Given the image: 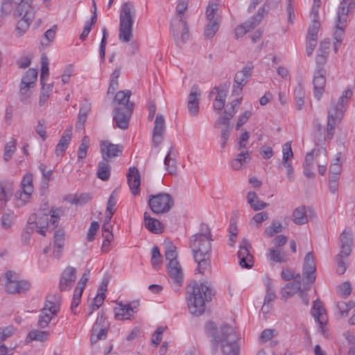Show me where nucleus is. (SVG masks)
I'll return each instance as SVG.
<instances>
[{"mask_svg": "<svg viewBox=\"0 0 355 355\" xmlns=\"http://www.w3.org/2000/svg\"><path fill=\"white\" fill-rule=\"evenodd\" d=\"M188 17V2L178 1L175 6V13L171 21V29L178 44H184L189 38Z\"/></svg>", "mask_w": 355, "mask_h": 355, "instance_id": "4", "label": "nucleus"}, {"mask_svg": "<svg viewBox=\"0 0 355 355\" xmlns=\"http://www.w3.org/2000/svg\"><path fill=\"white\" fill-rule=\"evenodd\" d=\"M268 218L269 215L267 211L257 213L251 218L250 225L251 226H255L257 229H259L261 226L262 223L267 220Z\"/></svg>", "mask_w": 355, "mask_h": 355, "instance_id": "50", "label": "nucleus"}, {"mask_svg": "<svg viewBox=\"0 0 355 355\" xmlns=\"http://www.w3.org/2000/svg\"><path fill=\"white\" fill-rule=\"evenodd\" d=\"M92 199V196L88 193L76 195L71 202L76 205H84Z\"/></svg>", "mask_w": 355, "mask_h": 355, "instance_id": "53", "label": "nucleus"}, {"mask_svg": "<svg viewBox=\"0 0 355 355\" xmlns=\"http://www.w3.org/2000/svg\"><path fill=\"white\" fill-rule=\"evenodd\" d=\"M89 146V137L85 136L82 139L81 144L78 150V159H84L87 155V151Z\"/></svg>", "mask_w": 355, "mask_h": 355, "instance_id": "55", "label": "nucleus"}, {"mask_svg": "<svg viewBox=\"0 0 355 355\" xmlns=\"http://www.w3.org/2000/svg\"><path fill=\"white\" fill-rule=\"evenodd\" d=\"M209 23L206 26L204 31V35L207 39L212 38L219 29L221 21H213L212 20H208Z\"/></svg>", "mask_w": 355, "mask_h": 355, "instance_id": "49", "label": "nucleus"}, {"mask_svg": "<svg viewBox=\"0 0 355 355\" xmlns=\"http://www.w3.org/2000/svg\"><path fill=\"white\" fill-rule=\"evenodd\" d=\"M135 9L130 2H125L121 8L119 40L128 43L133 38L132 26L135 17Z\"/></svg>", "mask_w": 355, "mask_h": 355, "instance_id": "6", "label": "nucleus"}, {"mask_svg": "<svg viewBox=\"0 0 355 355\" xmlns=\"http://www.w3.org/2000/svg\"><path fill=\"white\" fill-rule=\"evenodd\" d=\"M46 167L44 164L39 166V169L42 173V184L44 187H48L49 182L52 175V170H46Z\"/></svg>", "mask_w": 355, "mask_h": 355, "instance_id": "61", "label": "nucleus"}, {"mask_svg": "<svg viewBox=\"0 0 355 355\" xmlns=\"http://www.w3.org/2000/svg\"><path fill=\"white\" fill-rule=\"evenodd\" d=\"M207 333L211 337V354L217 353L218 345L223 355H239V336L233 326L223 324L218 330L214 322L207 323Z\"/></svg>", "mask_w": 355, "mask_h": 355, "instance_id": "1", "label": "nucleus"}, {"mask_svg": "<svg viewBox=\"0 0 355 355\" xmlns=\"http://www.w3.org/2000/svg\"><path fill=\"white\" fill-rule=\"evenodd\" d=\"M302 279L300 274H297L293 282H288L282 288L281 291L282 297L289 298L296 293L300 292Z\"/></svg>", "mask_w": 355, "mask_h": 355, "instance_id": "26", "label": "nucleus"}, {"mask_svg": "<svg viewBox=\"0 0 355 355\" xmlns=\"http://www.w3.org/2000/svg\"><path fill=\"white\" fill-rule=\"evenodd\" d=\"M107 329L105 325V318L103 315L98 316L94 323L91 335V343L94 344L99 340H105L107 337Z\"/></svg>", "mask_w": 355, "mask_h": 355, "instance_id": "21", "label": "nucleus"}, {"mask_svg": "<svg viewBox=\"0 0 355 355\" xmlns=\"http://www.w3.org/2000/svg\"><path fill=\"white\" fill-rule=\"evenodd\" d=\"M247 201L251 209L254 211H259L265 209L268 204L261 201L254 191H249L247 194Z\"/></svg>", "mask_w": 355, "mask_h": 355, "instance_id": "37", "label": "nucleus"}, {"mask_svg": "<svg viewBox=\"0 0 355 355\" xmlns=\"http://www.w3.org/2000/svg\"><path fill=\"white\" fill-rule=\"evenodd\" d=\"M60 302L61 297L60 295H49L46 297L37 322L39 328L44 329L49 325L52 318L59 312Z\"/></svg>", "mask_w": 355, "mask_h": 355, "instance_id": "8", "label": "nucleus"}, {"mask_svg": "<svg viewBox=\"0 0 355 355\" xmlns=\"http://www.w3.org/2000/svg\"><path fill=\"white\" fill-rule=\"evenodd\" d=\"M49 336V331H40L37 329L31 330L28 335V338L31 340L45 341Z\"/></svg>", "mask_w": 355, "mask_h": 355, "instance_id": "51", "label": "nucleus"}, {"mask_svg": "<svg viewBox=\"0 0 355 355\" xmlns=\"http://www.w3.org/2000/svg\"><path fill=\"white\" fill-rule=\"evenodd\" d=\"M127 180L132 195H138L141 180L139 171L136 167L132 166L129 168L128 173H127Z\"/></svg>", "mask_w": 355, "mask_h": 355, "instance_id": "25", "label": "nucleus"}, {"mask_svg": "<svg viewBox=\"0 0 355 355\" xmlns=\"http://www.w3.org/2000/svg\"><path fill=\"white\" fill-rule=\"evenodd\" d=\"M270 257L271 260L278 263H284L287 260L284 253H282L279 250L274 248L270 250Z\"/></svg>", "mask_w": 355, "mask_h": 355, "instance_id": "58", "label": "nucleus"}, {"mask_svg": "<svg viewBox=\"0 0 355 355\" xmlns=\"http://www.w3.org/2000/svg\"><path fill=\"white\" fill-rule=\"evenodd\" d=\"M151 263L154 268L157 269L162 263V255L157 246H154L151 251Z\"/></svg>", "mask_w": 355, "mask_h": 355, "instance_id": "54", "label": "nucleus"}, {"mask_svg": "<svg viewBox=\"0 0 355 355\" xmlns=\"http://www.w3.org/2000/svg\"><path fill=\"white\" fill-rule=\"evenodd\" d=\"M168 274L171 279L173 290L177 292L182 285L184 275L182 267L178 261H172L167 265Z\"/></svg>", "mask_w": 355, "mask_h": 355, "instance_id": "15", "label": "nucleus"}, {"mask_svg": "<svg viewBox=\"0 0 355 355\" xmlns=\"http://www.w3.org/2000/svg\"><path fill=\"white\" fill-rule=\"evenodd\" d=\"M148 202L152 211L156 214L166 213L173 206L172 197L166 193L150 195Z\"/></svg>", "mask_w": 355, "mask_h": 355, "instance_id": "10", "label": "nucleus"}, {"mask_svg": "<svg viewBox=\"0 0 355 355\" xmlns=\"http://www.w3.org/2000/svg\"><path fill=\"white\" fill-rule=\"evenodd\" d=\"M12 183L4 182L0 184V209H3L12 196Z\"/></svg>", "mask_w": 355, "mask_h": 355, "instance_id": "38", "label": "nucleus"}, {"mask_svg": "<svg viewBox=\"0 0 355 355\" xmlns=\"http://www.w3.org/2000/svg\"><path fill=\"white\" fill-rule=\"evenodd\" d=\"M76 279V269L71 266L67 267L62 272L59 288L60 291H69Z\"/></svg>", "mask_w": 355, "mask_h": 355, "instance_id": "22", "label": "nucleus"}, {"mask_svg": "<svg viewBox=\"0 0 355 355\" xmlns=\"http://www.w3.org/2000/svg\"><path fill=\"white\" fill-rule=\"evenodd\" d=\"M343 254H342V255L338 254L336 257V261L337 263L336 272L338 275L344 274L347 269L345 263L343 260Z\"/></svg>", "mask_w": 355, "mask_h": 355, "instance_id": "62", "label": "nucleus"}, {"mask_svg": "<svg viewBox=\"0 0 355 355\" xmlns=\"http://www.w3.org/2000/svg\"><path fill=\"white\" fill-rule=\"evenodd\" d=\"M313 84L314 96L320 100L324 93L326 85V70L324 67H317L314 71Z\"/></svg>", "mask_w": 355, "mask_h": 355, "instance_id": "18", "label": "nucleus"}, {"mask_svg": "<svg viewBox=\"0 0 355 355\" xmlns=\"http://www.w3.org/2000/svg\"><path fill=\"white\" fill-rule=\"evenodd\" d=\"M347 26V24H341L338 21H336L334 31V51L336 53L345 37V31Z\"/></svg>", "mask_w": 355, "mask_h": 355, "instance_id": "34", "label": "nucleus"}, {"mask_svg": "<svg viewBox=\"0 0 355 355\" xmlns=\"http://www.w3.org/2000/svg\"><path fill=\"white\" fill-rule=\"evenodd\" d=\"M33 176L31 174H26L21 183V189L17 191L15 196L17 199L21 200L24 203L31 198L33 191Z\"/></svg>", "mask_w": 355, "mask_h": 355, "instance_id": "19", "label": "nucleus"}, {"mask_svg": "<svg viewBox=\"0 0 355 355\" xmlns=\"http://www.w3.org/2000/svg\"><path fill=\"white\" fill-rule=\"evenodd\" d=\"M314 150L306 153L303 164L304 173L309 178H313L314 173L312 171V166L314 161Z\"/></svg>", "mask_w": 355, "mask_h": 355, "instance_id": "43", "label": "nucleus"}, {"mask_svg": "<svg viewBox=\"0 0 355 355\" xmlns=\"http://www.w3.org/2000/svg\"><path fill=\"white\" fill-rule=\"evenodd\" d=\"M115 318L117 320L130 319L133 315V307L132 304H123L118 303V306L114 309Z\"/></svg>", "mask_w": 355, "mask_h": 355, "instance_id": "35", "label": "nucleus"}, {"mask_svg": "<svg viewBox=\"0 0 355 355\" xmlns=\"http://www.w3.org/2000/svg\"><path fill=\"white\" fill-rule=\"evenodd\" d=\"M308 212H311L309 207L300 206L296 207L292 213V220L297 225H302L308 223L310 216Z\"/></svg>", "mask_w": 355, "mask_h": 355, "instance_id": "28", "label": "nucleus"}, {"mask_svg": "<svg viewBox=\"0 0 355 355\" xmlns=\"http://www.w3.org/2000/svg\"><path fill=\"white\" fill-rule=\"evenodd\" d=\"M26 17H21L17 23L15 33L18 37L21 36L28 29L33 18L31 12L26 13Z\"/></svg>", "mask_w": 355, "mask_h": 355, "instance_id": "40", "label": "nucleus"}, {"mask_svg": "<svg viewBox=\"0 0 355 355\" xmlns=\"http://www.w3.org/2000/svg\"><path fill=\"white\" fill-rule=\"evenodd\" d=\"M315 263L312 252H308L304 260L303 270L302 277V284L304 291L310 288L311 285L315 282Z\"/></svg>", "mask_w": 355, "mask_h": 355, "instance_id": "11", "label": "nucleus"}, {"mask_svg": "<svg viewBox=\"0 0 355 355\" xmlns=\"http://www.w3.org/2000/svg\"><path fill=\"white\" fill-rule=\"evenodd\" d=\"M320 26V21H311L308 30V38L318 40V33Z\"/></svg>", "mask_w": 355, "mask_h": 355, "instance_id": "60", "label": "nucleus"}, {"mask_svg": "<svg viewBox=\"0 0 355 355\" xmlns=\"http://www.w3.org/2000/svg\"><path fill=\"white\" fill-rule=\"evenodd\" d=\"M71 135H72V127H69L64 131V132L58 142L60 146H65L66 148H67L71 141Z\"/></svg>", "mask_w": 355, "mask_h": 355, "instance_id": "59", "label": "nucleus"}, {"mask_svg": "<svg viewBox=\"0 0 355 355\" xmlns=\"http://www.w3.org/2000/svg\"><path fill=\"white\" fill-rule=\"evenodd\" d=\"M164 246L165 249L166 260L168 261V262H171L172 261H178L177 249L173 242L169 240H166L164 241Z\"/></svg>", "mask_w": 355, "mask_h": 355, "instance_id": "44", "label": "nucleus"}, {"mask_svg": "<svg viewBox=\"0 0 355 355\" xmlns=\"http://www.w3.org/2000/svg\"><path fill=\"white\" fill-rule=\"evenodd\" d=\"M37 78V71L29 69L23 76L20 85L21 101L26 103L31 95L29 88L35 82Z\"/></svg>", "mask_w": 355, "mask_h": 355, "instance_id": "14", "label": "nucleus"}, {"mask_svg": "<svg viewBox=\"0 0 355 355\" xmlns=\"http://www.w3.org/2000/svg\"><path fill=\"white\" fill-rule=\"evenodd\" d=\"M49 214L51 216L50 220L49 215L46 213L39 212L32 214L28 218V223L34 224L36 232L42 236H45V232L49 223L53 227L58 226L60 217V209L53 207L50 210Z\"/></svg>", "mask_w": 355, "mask_h": 355, "instance_id": "7", "label": "nucleus"}, {"mask_svg": "<svg viewBox=\"0 0 355 355\" xmlns=\"http://www.w3.org/2000/svg\"><path fill=\"white\" fill-rule=\"evenodd\" d=\"M330 44L329 39H325L321 41L318 53L329 56Z\"/></svg>", "mask_w": 355, "mask_h": 355, "instance_id": "64", "label": "nucleus"}, {"mask_svg": "<svg viewBox=\"0 0 355 355\" xmlns=\"http://www.w3.org/2000/svg\"><path fill=\"white\" fill-rule=\"evenodd\" d=\"M206 17L207 20H212L213 21H222L221 10L220 5L215 2H209L206 10Z\"/></svg>", "mask_w": 355, "mask_h": 355, "instance_id": "36", "label": "nucleus"}, {"mask_svg": "<svg viewBox=\"0 0 355 355\" xmlns=\"http://www.w3.org/2000/svg\"><path fill=\"white\" fill-rule=\"evenodd\" d=\"M211 295V290L207 285L196 282L189 284L186 288L189 313L196 316L202 315L205 310V300H210Z\"/></svg>", "mask_w": 355, "mask_h": 355, "instance_id": "3", "label": "nucleus"}, {"mask_svg": "<svg viewBox=\"0 0 355 355\" xmlns=\"http://www.w3.org/2000/svg\"><path fill=\"white\" fill-rule=\"evenodd\" d=\"M134 104H128L123 109L115 108L114 110V121L119 128L125 130L128 128L130 117L132 115Z\"/></svg>", "mask_w": 355, "mask_h": 355, "instance_id": "17", "label": "nucleus"}, {"mask_svg": "<svg viewBox=\"0 0 355 355\" xmlns=\"http://www.w3.org/2000/svg\"><path fill=\"white\" fill-rule=\"evenodd\" d=\"M110 176V166L108 161L103 159L98 165L97 177L103 181H106L109 179Z\"/></svg>", "mask_w": 355, "mask_h": 355, "instance_id": "45", "label": "nucleus"}, {"mask_svg": "<svg viewBox=\"0 0 355 355\" xmlns=\"http://www.w3.org/2000/svg\"><path fill=\"white\" fill-rule=\"evenodd\" d=\"M313 316L319 324V328L323 331L327 323V315L320 301L315 300L313 305Z\"/></svg>", "mask_w": 355, "mask_h": 355, "instance_id": "29", "label": "nucleus"}, {"mask_svg": "<svg viewBox=\"0 0 355 355\" xmlns=\"http://www.w3.org/2000/svg\"><path fill=\"white\" fill-rule=\"evenodd\" d=\"M49 76V61L46 56L43 55L42 58V67L40 74L41 84L44 85L45 81Z\"/></svg>", "mask_w": 355, "mask_h": 355, "instance_id": "56", "label": "nucleus"}, {"mask_svg": "<svg viewBox=\"0 0 355 355\" xmlns=\"http://www.w3.org/2000/svg\"><path fill=\"white\" fill-rule=\"evenodd\" d=\"M144 225L149 231L155 234L160 232L162 227L161 223L157 219L150 217L148 212L144 213Z\"/></svg>", "mask_w": 355, "mask_h": 355, "instance_id": "42", "label": "nucleus"}, {"mask_svg": "<svg viewBox=\"0 0 355 355\" xmlns=\"http://www.w3.org/2000/svg\"><path fill=\"white\" fill-rule=\"evenodd\" d=\"M250 243L247 239H243L239 245V250L237 253L239 264L243 268L250 269L253 266L254 260L253 256L250 252Z\"/></svg>", "mask_w": 355, "mask_h": 355, "instance_id": "16", "label": "nucleus"}, {"mask_svg": "<svg viewBox=\"0 0 355 355\" xmlns=\"http://www.w3.org/2000/svg\"><path fill=\"white\" fill-rule=\"evenodd\" d=\"M254 66L252 63H248L241 70L236 72L234 79V86L232 94L239 95L243 87L247 84L248 79L252 74Z\"/></svg>", "mask_w": 355, "mask_h": 355, "instance_id": "13", "label": "nucleus"}, {"mask_svg": "<svg viewBox=\"0 0 355 355\" xmlns=\"http://www.w3.org/2000/svg\"><path fill=\"white\" fill-rule=\"evenodd\" d=\"M265 5L266 4L259 7L257 13L255 15L252 16L245 23L236 27L234 30L236 39H239V37H243L244 35L254 29L259 24L263 18L264 15L266 13L265 10Z\"/></svg>", "mask_w": 355, "mask_h": 355, "instance_id": "12", "label": "nucleus"}, {"mask_svg": "<svg viewBox=\"0 0 355 355\" xmlns=\"http://www.w3.org/2000/svg\"><path fill=\"white\" fill-rule=\"evenodd\" d=\"M123 147L120 144H113L108 141H103L101 143V152L103 159L108 161L113 157L121 155Z\"/></svg>", "mask_w": 355, "mask_h": 355, "instance_id": "20", "label": "nucleus"}, {"mask_svg": "<svg viewBox=\"0 0 355 355\" xmlns=\"http://www.w3.org/2000/svg\"><path fill=\"white\" fill-rule=\"evenodd\" d=\"M54 250L53 255L56 259H59L64 243V233L62 230H57L54 233Z\"/></svg>", "mask_w": 355, "mask_h": 355, "instance_id": "39", "label": "nucleus"}, {"mask_svg": "<svg viewBox=\"0 0 355 355\" xmlns=\"http://www.w3.org/2000/svg\"><path fill=\"white\" fill-rule=\"evenodd\" d=\"M15 331V328L12 326H8L6 327L0 328V342L5 340L7 338L10 337Z\"/></svg>", "mask_w": 355, "mask_h": 355, "instance_id": "63", "label": "nucleus"}, {"mask_svg": "<svg viewBox=\"0 0 355 355\" xmlns=\"http://www.w3.org/2000/svg\"><path fill=\"white\" fill-rule=\"evenodd\" d=\"M3 277L6 279L4 288L9 294L24 293L29 291L31 287L30 282L19 279V274L12 270H8L4 273Z\"/></svg>", "mask_w": 355, "mask_h": 355, "instance_id": "9", "label": "nucleus"}, {"mask_svg": "<svg viewBox=\"0 0 355 355\" xmlns=\"http://www.w3.org/2000/svg\"><path fill=\"white\" fill-rule=\"evenodd\" d=\"M351 89L344 91L337 103L333 102L328 109V120L327 125V137L332 139L335 133V126L340 123L344 116L347 100L352 96Z\"/></svg>", "mask_w": 355, "mask_h": 355, "instance_id": "5", "label": "nucleus"}, {"mask_svg": "<svg viewBox=\"0 0 355 355\" xmlns=\"http://www.w3.org/2000/svg\"><path fill=\"white\" fill-rule=\"evenodd\" d=\"M355 8V1H340L337 10L336 21L341 24L347 23V16Z\"/></svg>", "mask_w": 355, "mask_h": 355, "instance_id": "27", "label": "nucleus"}, {"mask_svg": "<svg viewBox=\"0 0 355 355\" xmlns=\"http://www.w3.org/2000/svg\"><path fill=\"white\" fill-rule=\"evenodd\" d=\"M31 1H20L16 5V8L13 13V17L17 19L20 17H26L28 12H32V17H34L35 8L31 5Z\"/></svg>", "mask_w": 355, "mask_h": 355, "instance_id": "32", "label": "nucleus"}, {"mask_svg": "<svg viewBox=\"0 0 355 355\" xmlns=\"http://www.w3.org/2000/svg\"><path fill=\"white\" fill-rule=\"evenodd\" d=\"M16 150V140L12 139L7 142L4 147L3 159L8 162Z\"/></svg>", "mask_w": 355, "mask_h": 355, "instance_id": "52", "label": "nucleus"}, {"mask_svg": "<svg viewBox=\"0 0 355 355\" xmlns=\"http://www.w3.org/2000/svg\"><path fill=\"white\" fill-rule=\"evenodd\" d=\"M176 157L177 152L173 146H171L165 157L164 164L167 171L172 175H176L178 172Z\"/></svg>", "mask_w": 355, "mask_h": 355, "instance_id": "30", "label": "nucleus"}, {"mask_svg": "<svg viewBox=\"0 0 355 355\" xmlns=\"http://www.w3.org/2000/svg\"><path fill=\"white\" fill-rule=\"evenodd\" d=\"M165 132V119L162 114H158L154 123L153 132V143L155 146H158L163 141Z\"/></svg>", "mask_w": 355, "mask_h": 355, "instance_id": "23", "label": "nucleus"}, {"mask_svg": "<svg viewBox=\"0 0 355 355\" xmlns=\"http://www.w3.org/2000/svg\"><path fill=\"white\" fill-rule=\"evenodd\" d=\"M200 92L197 85L191 87L190 94L188 96V110L191 116H196L199 112V97Z\"/></svg>", "mask_w": 355, "mask_h": 355, "instance_id": "24", "label": "nucleus"}, {"mask_svg": "<svg viewBox=\"0 0 355 355\" xmlns=\"http://www.w3.org/2000/svg\"><path fill=\"white\" fill-rule=\"evenodd\" d=\"M130 96L131 92L130 90H122L117 92L114 99V101L118 104L116 108L123 109V107H126L128 104H133V103L129 101Z\"/></svg>", "mask_w": 355, "mask_h": 355, "instance_id": "41", "label": "nucleus"}, {"mask_svg": "<svg viewBox=\"0 0 355 355\" xmlns=\"http://www.w3.org/2000/svg\"><path fill=\"white\" fill-rule=\"evenodd\" d=\"M294 98L296 107L298 110H301L304 103L305 92L303 86L299 84L294 89Z\"/></svg>", "mask_w": 355, "mask_h": 355, "instance_id": "47", "label": "nucleus"}, {"mask_svg": "<svg viewBox=\"0 0 355 355\" xmlns=\"http://www.w3.org/2000/svg\"><path fill=\"white\" fill-rule=\"evenodd\" d=\"M341 254L347 257L351 252L352 243V232L350 230H345L340 236Z\"/></svg>", "mask_w": 355, "mask_h": 355, "instance_id": "31", "label": "nucleus"}, {"mask_svg": "<svg viewBox=\"0 0 355 355\" xmlns=\"http://www.w3.org/2000/svg\"><path fill=\"white\" fill-rule=\"evenodd\" d=\"M251 159V152L250 150L241 151L236 155L231 162V167L234 171L240 170L243 166L248 164Z\"/></svg>", "mask_w": 355, "mask_h": 355, "instance_id": "33", "label": "nucleus"}, {"mask_svg": "<svg viewBox=\"0 0 355 355\" xmlns=\"http://www.w3.org/2000/svg\"><path fill=\"white\" fill-rule=\"evenodd\" d=\"M283 231V226L282 223L277 220H273L271 222L270 226L266 228L264 231V236L270 238L273 236L275 234L280 233Z\"/></svg>", "mask_w": 355, "mask_h": 355, "instance_id": "48", "label": "nucleus"}, {"mask_svg": "<svg viewBox=\"0 0 355 355\" xmlns=\"http://www.w3.org/2000/svg\"><path fill=\"white\" fill-rule=\"evenodd\" d=\"M282 164L289 163L288 159L293 156V153L291 149V142L287 141L282 147Z\"/></svg>", "mask_w": 355, "mask_h": 355, "instance_id": "57", "label": "nucleus"}, {"mask_svg": "<svg viewBox=\"0 0 355 355\" xmlns=\"http://www.w3.org/2000/svg\"><path fill=\"white\" fill-rule=\"evenodd\" d=\"M211 241V230L206 224H201L200 232L191 238L190 248L198 263L196 271L200 274H204L210 268Z\"/></svg>", "mask_w": 355, "mask_h": 355, "instance_id": "2", "label": "nucleus"}, {"mask_svg": "<svg viewBox=\"0 0 355 355\" xmlns=\"http://www.w3.org/2000/svg\"><path fill=\"white\" fill-rule=\"evenodd\" d=\"M92 7L94 8V11H93V16H92V17L91 19V21L90 22L87 21V22L85 23L84 28H83V31L82 33L80 35V39L82 40H84L87 37V35H89V32L91 31L92 26L94 25L96 22V18H97L96 10H97V8H96V4L95 1H93Z\"/></svg>", "mask_w": 355, "mask_h": 355, "instance_id": "46", "label": "nucleus"}]
</instances>
